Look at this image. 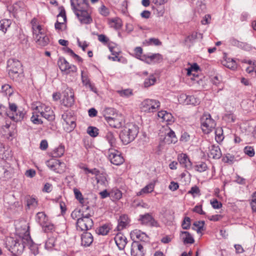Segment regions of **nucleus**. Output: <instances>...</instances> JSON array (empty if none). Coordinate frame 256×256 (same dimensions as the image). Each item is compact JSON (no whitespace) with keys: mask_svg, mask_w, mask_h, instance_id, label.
Instances as JSON below:
<instances>
[{"mask_svg":"<svg viewBox=\"0 0 256 256\" xmlns=\"http://www.w3.org/2000/svg\"><path fill=\"white\" fill-rule=\"evenodd\" d=\"M18 236L14 238L12 237L8 238L6 241V246L10 251L13 256L21 254L25 247L28 246L34 255L38 254V248L34 244L30 235L28 230L24 229V232H16Z\"/></svg>","mask_w":256,"mask_h":256,"instance_id":"1","label":"nucleus"},{"mask_svg":"<svg viewBox=\"0 0 256 256\" xmlns=\"http://www.w3.org/2000/svg\"><path fill=\"white\" fill-rule=\"evenodd\" d=\"M32 29L33 32L34 38L38 47H44L47 46L50 40L42 29V26L36 23V20L33 19L32 20Z\"/></svg>","mask_w":256,"mask_h":256,"instance_id":"2","label":"nucleus"},{"mask_svg":"<svg viewBox=\"0 0 256 256\" xmlns=\"http://www.w3.org/2000/svg\"><path fill=\"white\" fill-rule=\"evenodd\" d=\"M138 132V127L130 125L128 128L123 130L120 134V138L124 144H127L134 140Z\"/></svg>","mask_w":256,"mask_h":256,"instance_id":"3","label":"nucleus"},{"mask_svg":"<svg viewBox=\"0 0 256 256\" xmlns=\"http://www.w3.org/2000/svg\"><path fill=\"white\" fill-rule=\"evenodd\" d=\"M21 62L18 60L10 58L7 62V69L10 76L13 80H16L20 74L22 73Z\"/></svg>","mask_w":256,"mask_h":256,"instance_id":"4","label":"nucleus"},{"mask_svg":"<svg viewBox=\"0 0 256 256\" xmlns=\"http://www.w3.org/2000/svg\"><path fill=\"white\" fill-rule=\"evenodd\" d=\"M201 128L202 132L208 134L216 127V122L208 113H204L200 118Z\"/></svg>","mask_w":256,"mask_h":256,"instance_id":"5","label":"nucleus"},{"mask_svg":"<svg viewBox=\"0 0 256 256\" xmlns=\"http://www.w3.org/2000/svg\"><path fill=\"white\" fill-rule=\"evenodd\" d=\"M35 105L32 106V108L37 111L38 113L48 120H52L54 119V114L51 108L44 104L37 102Z\"/></svg>","mask_w":256,"mask_h":256,"instance_id":"6","label":"nucleus"},{"mask_svg":"<svg viewBox=\"0 0 256 256\" xmlns=\"http://www.w3.org/2000/svg\"><path fill=\"white\" fill-rule=\"evenodd\" d=\"M160 106V102L156 100L146 99L140 104V108L142 111L146 112H154Z\"/></svg>","mask_w":256,"mask_h":256,"instance_id":"7","label":"nucleus"},{"mask_svg":"<svg viewBox=\"0 0 256 256\" xmlns=\"http://www.w3.org/2000/svg\"><path fill=\"white\" fill-rule=\"evenodd\" d=\"M84 170L86 174H91L95 176L96 180L98 184L106 186L108 184L107 174L103 172H100L97 168L90 169L88 168H84Z\"/></svg>","mask_w":256,"mask_h":256,"instance_id":"8","label":"nucleus"},{"mask_svg":"<svg viewBox=\"0 0 256 256\" xmlns=\"http://www.w3.org/2000/svg\"><path fill=\"white\" fill-rule=\"evenodd\" d=\"M90 215L86 214L82 216L81 218L78 220L76 222V229L80 231H86L93 226V221L90 218Z\"/></svg>","mask_w":256,"mask_h":256,"instance_id":"9","label":"nucleus"},{"mask_svg":"<svg viewBox=\"0 0 256 256\" xmlns=\"http://www.w3.org/2000/svg\"><path fill=\"white\" fill-rule=\"evenodd\" d=\"M60 238L58 234H54L48 237L45 242L44 248L48 251L58 250L60 249Z\"/></svg>","mask_w":256,"mask_h":256,"instance_id":"10","label":"nucleus"},{"mask_svg":"<svg viewBox=\"0 0 256 256\" xmlns=\"http://www.w3.org/2000/svg\"><path fill=\"white\" fill-rule=\"evenodd\" d=\"M108 158L113 164L118 166L124 162V158L118 150L110 148L108 152Z\"/></svg>","mask_w":256,"mask_h":256,"instance_id":"11","label":"nucleus"},{"mask_svg":"<svg viewBox=\"0 0 256 256\" xmlns=\"http://www.w3.org/2000/svg\"><path fill=\"white\" fill-rule=\"evenodd\" d=\"M138 220L142 224L152 227H160L158 222L149 213L140 215Z\"/></svg>","mask_w":256,"mask_h":256,"instance_id":"12","label":"nucleus"},{"mask_svg":"<svg viewBox=\"0 0 256 256\" xmlns=\"http://www.w3.org/2000/svg\"><path fill=\"white\" fill-rule=\"evenodd\" d=\"M72 9L75 14L78 12L88 9V4L86 0H70Z\"/></svg>","mask_w":256,"mask_h":256,"instance_id":"13","label":"nucleus"},{"mask_svg":"<svg viewBox=\"0 0 256 256\" xmlns=\"http://www.w3.org/2000/svg\"><path fill=\"white\" fill-rule=\"evenodd\" d=\"M58 64L60 70L68 74L70 72H75L77 70L76 66L70 64L65 58H60L58 61Z\"/></svg>","mask_w":256,"mask_h":256,"instance_id":"14","label":"nucleus"},{"mask_svg":"<svg viewBox=\"0 0 256 256\" xmlns=\"http://www.w3.org/2000/svg\"><path fill=\"white\" fill-rule=\"evenodd\" d=\"M62 104L66 107L72 106L74 102V93L71 88H68L64 92Z\"/></svg>","mask_w":256,"mask_h":256,"instance_id":"15","label":"nucleus"},{"mask_svg":"<svg viewBox=\"0 0 256 256\" xmlns=\"http://www.w3.org/2000/svg\"><path fill=\"white\" fill-rule=\"evenodd\" d=\"M10 112H7L6 114L8 117L14 121L20 120L23 117L22 113L18 114L17 113V106L14 104H9Z\"/></svg>","mask_w":256,"mask_h":256,"instance_id":"16","label":"nucleus"},{"mask_svg":"<svg viewBox=\"0 0 256 256\" xmlns=\"http://www.w3.org/2000/svg\"><path fill=\"white\" fill-rule=\"evenodd\" d=\"M130 253L132 256H144L143 246L138 242H134L131 245Z\"/></svg>","mask_w":256,"mask_h":256,"instance_id":"17","label":"nucleus"},{"mask_svg":"<svg viewBox=\"0 0 256 256\" xmlns=\"http://www.w3.org/2000/svg\"><path fill=\"white\" fill-rule=\"evenodd\" d=\"M76 15L82 24H90L92 22V19L88 10L78 12Z\"/></svg>","mask_w":256,"mask_h":256,"instance_id":"18","label":"nucleus"},{"mask_svg":"<svg viewBox=\"0 0 256 256\" xmlns=\"http://www.w3.org/2000/svg\"><path fill=\"white\" fill-rule=\"evenodd\" d=\"M208 154L210 158H212L214 159H219L222 156V152L219 146L214 144L209 146Z\"/></svg>","mask_w":256,"mask_h":256,"instance_id":"19","label":"nucleus"},{"mask_svg":"<svg viewBox=\"0 0 256 256\" xmlns=\"http://www.w3.org/2000/svg\"><path fill=\"white\" fill-rule=\"evenodd\" d=\"M115 242L120 250H122L127 244L126 237L121 233L118 234L114 237Z\"/></svg>","mask_w":256,"mask_h":256,"instance_id":"20","label":"nucleus"},{"mask_svg":"<svg viewBox=\"0 0 256 256\" xmlns=\"http://www.w3.org/2000/svg\"><path fill=\"white\" fill-rule=\"evenodd\" d=\"M81 78L82 83L84 86L86 88H88L91 91L94 93H97V90L96 88H95L94 86L90 82V80L88 78L87 74L84 71L81 72Z\"/></svg>","mask_w":256,"mask_h":256,"instance_id":"21","label":"nucleus"},{"mask_svg":"<svg viewBox=\"0 0 256 256\" xmlns=\"http://www.w3.org/2000/svg\"><path fill=\"white\" fill-rule=\"evenodd\" d=\"M94 240L93 236L90 232H86L81 236V245L84 247L89 246Z\"/></svg>","mask_w":256,"mask_h":256,"instance_id":"22","label":"nucleus"},{"mask_svg":"<svg viewBox=\"0 0 256 256\" xmlns=\"http://www.w3.org/2000/svg\"><path fill=\"white\" fill-rule=\"evenodd\" d=\"M162 60V56L160 54H154L148 55L146 57H143L142 61L148 64H151L152 62H158Z\"/></svg>","mask_w":256,"mask_h":256,"instance_id":"23","label":"nucleus"},{"mask_svg":"<svg viewBox=\"0 0 256 256\" xmlns=\"http://www.w3.org/2000/svg\"><path fill=\"white\" fill-rule=\"evenodd\" d=\"M178 158L182 166L188 169L191 168L192 164L186 154L182 153L179 154Z\"/></svg>","mask_w":256,"mask_h":256,"instance_id":"24","label":"nucleus"},{"mask_svg":"<svg viewBox=\"0 0 256 256\" xmlns=\"http://www.w3.org/2000/svg\"><path fill=\"white\" fill-rule=\"evenodd\" d=\"M158 116L162 121L166 122H174V117L172 114L166 111L161 110L158 112Z\"/></svg>","mask_w":256,"mask_h":256,"instance_id":"25","label":"nucleus"},{"mask_svg":"<svg viewBox=\"0 0 256 256\" xmlns=\"http://www.w3.org/2000/svg\"><path fill=\"white\" fill-rule=\"evenodd\" d=\"M177 141L178 139L174 132L172 130H170L164 138V142L168 144H175Z\"/></svg>","mask_w":256,"mask_h":256,"instance_id":"26","label":"nucleus"},{"mask_svg":"<svg viewBox=\"0 0 256 256\" xmlns=\"http://www.w3.org/2000/svg\"><path fill=\"white\" fill-rule=\"evenodd\" d=\"M64 164L58 160H52L47 162L48 166L52 170L56 172H60L58 170L61 164Z\"/></svg>","mask_w":256,"mask_h":256,"instance_id":"27","label":"nucleus"},{"mask_svg":"<svg viewBox=\"0 0 256 256\" xmlns=\"http://www.w3.org/2000/svg\"><path fill=\"white\" fill-rule=\"evenodd\" d=\"M60 17L62 18V20L60 22L57 20L54 24L55 28L56 30H61L62 29V26L64 25V23L66 22V12L64 10H62L58 16V18H60Z\"/></svg>","mask_w":256,"mask_h":256,"instance_id":"28","label":"nucleus"},{"mask_svg":"<svg viewBox=\"0 0 256 256\" xmlns=\"http://www.w3.org/2000/svg\"><path fill=\"white\" fill-rule=\"evenodd\" d=\"M130 235L132 237L136 236L138 240L146 242L148 240V236L144 232H142L138 230H132L130 233Z\"/></svg>","mask_w":256,"mask_h":256,"instance_id":"29","label":"nucleus"},{"mask_svg":"<svg viewBox=\"0 0 256 256\" xmlns=\"http://www.w3.org/2000/svg\"><path fill=\"white\" fill-rule=\"evenodd\" d=\"M154 188V184L150 182L136 193L138 196H144L153 192Z\"/></svg>","mask_w":256,"mask_h":256,"instance_id":"30","label":"nucleus"},{"mask_svg":"<svg viewBox=\"0 0 256 256\" xmlns=\"http://www.w3.org/2000/svg\"><path fill=\"white\" fill-rule=\"evenodd\" d=\"M36 220L42 226L48 221V218L44 212H38L36 214Z\"/></svg>","mask_w":256,"mask_h":256,"instance_id":"31","label":"nucleus"},{"mask_svg":"<svg viewBox=\"0 0 256 256\" xmlns=\"http://www.w3.org/2000/svg\"><path fill=\"white\" fill-rule=\"evenodd\" d=\"M104 138L112 148L116 146V138L114 133L111 132H108L106 134Z\"/></svg>","mask_w":256,"mask_h":256,"instance_id":"32","label":"nucleus"},{"mask_svg":"<svg viewBox=\"0 0 256 256\" xmlns=\"http://www.w3.org/2000/svg\"><path fill=\"white\" fill-rule=\"evenodd\" d=\"M64 146L62 144H60L58 147L54 149L52 154L53 157L60 158L64 155Z\"/></svg>","mask_w":256,"mask_h":256,"instance_id":"33","label":"nucleus"},{"mask_svg":"<svg viewBox=\"0 0 256 256\" xmlns=\"http://www.w3.org/2000/svg\"><path fill=\"white\" fill-rule=\"evenodd\" d=\"M118 114L116 110L112 108H104L102 112V114L105 120L112 118V116H114Z\"/></svg>","mask_w":256,"mask_h":256,"instance_id":"34","label":"nucleus"},{"mask_svg":"<svg viewBox=\"0 0 256 256\" xmlns=\"http://www.w3.org/2000/svg\"><path fill=\"white\" fill-rule=\"evenodd\" d=\"M128 217L126 215H123L120 216L118 220V223L117 226V229L118 231L123 230L128 224Z\"/></svg>","mask_w":256,"mask_h":256,"instance_id":"35","label":"nucleus"},{"mask_svg":"<svg viewBox=\"0 0 256 256\" xmlns=\"http://www.w3.org/2000/svg\"><path fill=\"white\" fill-rule=\"evenodd\" d=\"M202 38V34L200 33L196 32H192L191 34L186 37L185 39V42L186 43L192 44L194 42L197 38Z\"/></svg>","mask_w":256,"mask_h":256,"instance_id":"36","label":"nucleus"},{"mask_svg":"<svg viewBox=\"0 0 256 256\" xmlns=\"http://www.w3.org/2000/svg\"><path fill=\"white\" fill-rule=\"evenodd\" d=\"M115 124V128H120L124 124V118L122 115L118 114L114 116H112Z\"/></svg>","mask_w":256,"mask_h":256,"instance_id":"37","label":"nucleus"},{"mask_svg":"<svg viewBox=\"0 0 256 256\" xmlns=\"http://www.w3.org/2000/svg\"><path fill=\"white\" fill-rule=\"evenodd\" d=\"M182 235H183L182 239L184 244H192L194 242V238L188 232H182Z\"/></svg>","mask_w":256,"mask_h":256,"instance_id":"38","label":"nucleus"},{"mask_svg":"<svg viewBox=\"0 0 256 256\" xmlns=\"http://www.w3.org/2000/svg\"><path fill=\"white\" fill-rule=\"evenodd\" d=\"M11 22L10 20L4 19L0 20V30L6 33L8 28L10 26Z\"/></svg>","mask_w":256,"mask_h":256,"instance_id":"39","label":"nucleus"},{"mask_svg":"<svg viewBox=\"0 0 256 256\" xmlns=\"http://www.w3.org/2000/svg\"><path fill=\"white\" fill-rule=\"evenodd\" d=\"M223 64L226 67L232 70H235L236 68V63L232 58H228L227 60H226L224 62Z\"/></svg>","mask_w":256,"mask_h":256,"instance_id":"40","label":"nucleus"},{"mask_svg":"<svg viewBox=\"0 0 256 256\" xmlns=\"http://www.w3.org/2000/svg\"><path fill=\"white\" fill-rule=\"evenodd\" d=\"M110 24L111 27L116 30L120 29L122 26V22L120 19L116 18L112 19L110 22Z\"/></svg>","mask_w":256,"mask_h":256,"instance_id":"41","label":"nucleus"},{"mask_svg":"<svg viewBox=\"0 0 256 256\" xmlns=\"http://www.w3.org/2000/svg\"><path fill=\"white\" fill-rule=\"evenodd\" d=\"M110 230V228L107 224H104L100 226L97 230V233L98 234L102 236L106 235Z\"/></svg>","mask_w":256,"mask_h":256,"instance_id":"42","label":"nucleus"},{"mask_svg":"<svg viewBox=\"0 0 256 256\" xmlns=\"http://www.w3.org/2000/svg\"><path fill=\"white\" fill-rule=\"evenodd\" d=\"M38 206V201L37 200L34 198L30 197L27 200V206L28 208H34Z\"/></svg>","mask_w":256,"mask_h":256,"instance_id":"43","label":"nucleus"},{"mask_svg":"<svg viewBox=\"0 0 256 256\" xmlns=\"http://www.w3.org/2000/svg\"><path fill=\"white\" fill-rule=\"evenodd\" d=\"M2 92L6 96H10L12 94L13 90L9 84H4L2 86Z\"/></svg>","mask_w":256,"mask_h":256,"instance_id":"44","label":"nucleus"},{"mask_svg":"<svg viewBox=\"0 0 256 256\" xmlns=\"http://www.w3.org/2000/svg\"><path fill=\"white\" fill-rule=\"evenodd\" d=\"M37 111L32 113V116L30 118L31 121L36 124H42V121L41 119L39 118L40 115L38 114Z\"/></svg>","mask_w":256,"mask_h":256,"instance_id":"45","label":"nucleus"},{"mask_svg":"<svg viewBox=\"0 0 256 256\" xmlns=\"http://www.w3.org/2000/svg\"><path fill=\"white\" fill-rule=\"evenodd\" d=\"M43 230L46 232H52L54 230V226L48 221L42 226Z\"/></svg>","mask_w":256,"mask_h":256,"instance_id":"46","label":"nucleus"},{"mask_svg":"<svg viewBox=\"0 0 256 256\" xmlns=\"http://www.w3.org/2000/svg\"><path fill=\"white\" fill-rule=\"evenodd\" d=\"M199 68H200L197 64H194L190 68H187V75L190 76L191 74H193L194 76L195 73L192 74V72H197Z\"/></svg>","mask_w":256,"mask_h":256,"instance_id":"47","label":"nucleus"},{"mask_svg":"<svg viewBox=\"0 0 256 256\" xmlns=\"http://www.w3.org/2000/svg\"><path fill=\"white\" fill-rule=\"evenodd\" d=\"M74 192L76 198L79 201L80 204H84L86 200L83 198L82 192L78 189L76 188L74 189Z\"/></svg>","mask_w":256,"mask_h":256,"instance_id":"48","label":"nucleus"},{"mask_svg":"<svg viewBox=\"0 0 256 256\" xmlns=\"http://www.w3.org/2000/svg\"><path fill=\"white\" fill-rule=\"evenodd\" d=\"M156 81V78L153 75H151L148 78L145 80L144 84L145 87H149L154 84Z\"/></svg>","mask_w":256,"mask_h":256,"instance_id":"49","label":"nucleus"},{"mask_svg":"<svg viewBox=\"0 0 256 256\" xmlns=\"http://www.w3.org/2000/svg\"><path fill=\"white\" fill-rule=\"evenodd\" d=\"M98 130L94 126H88L87 129V133L91 136L92 137H96L98 134Z\"/></svg>","mask_w":256,"mask_h":256,"instance_id":"50","label":"nucleus"},{"mask_svg":"<svg viewBox=\"0 0 256 256\" xmlns=\"http://www.w3.org/2000/svg\"><path fill=\"white\" fill-rule=\"evenodd\" d=\"M207 168L208 167L206 164L203 162L197 164L194 166L195 170L200 172H202L206 171Z\"/></svg>","mask_w":256,"mask_h":256,"instance_id":"51","label":"nucleus"},{"mask_svg":"<svg viewBox=\"0 0 256 256\" xmlns=\"http://www.w3.org/2000/svg\"><path fill=\"white\" fill-rule=\"evenodd\" d=\"M136 57L142 61L143 57H146V55H142V49L141 47H136L134 49Z\"/></svg>","mask_w":256,"mask_h":256,"instance_id":"52","label":"nucleus"},{"mask_svg":"<svg viewBox=\"0 0 256 256\" xmlns=\"http://www.w3.org/2000/svg\"><path fill=\"white\" fill-rule=\"evenodd\" d=\"M84 216L80 210H75L71 214V216L73 219L78 220L79 218H81L82 216Z\"/></svg>","mask_w":256,"mask_h":256,"instance_id":"53","label":"nucleus"},{"mask_svg":"<svg viewBox=\"0 0 256 256\" xmlns=\"http://www.w3.org/2000/svg\"><path fill=\"white\" fill-rule=\"evenodd\" d=\"M200 103V100L193 96H188V104L196 106Z\"/></svg>","mask_w":256,"mask_h":256,"instance_id":"54","label":"nucleus"},{"mask_svg":"<svg viewBox=\"0 0 256 256\" xmlns=\"http://www.w3.org/2000/svg\"><path fill=\"white\" fill-rule=\"evenodd\" d=\"M188 96L184 94H180L178 97V101L180 104L188 105Z\"/></svg>","mask_w":256,"mask_h":256,"instance_id":"55","label":"nucleus"},{"mask_svg":"<svg viewBox=\"0 0 256 256\" xmlns=\"http://www.w3.org/2000/svg\"><path fill=\"white\" fill-rule=\"evenodd\" d=\"M190 219L188 217H185L182 224L183 229L188 230L190 228Z\"/></svg>","mask_w":256,"mask_h":256,"instance_id":"56","label":"nucleus"},{"mask_svg":"<svg viewBox=\"0 0 256 256\" xmlns=\"http://www.w3.org/2000/svg\"><path fill=\"white\" fill-rule=\"evenodd\" d=\"M8 170L0 164V178H4L8 176Z\"/></svg>","mask_w":256,"mask_h":256,"instance_id":"57","label":"nucleus"},{"mask_svg":"<svg viewBox=\"0 0 256 256\" xmlns=\"http://www.w3.org/2000/svg\"><path fill=\"white\" fill-rule=\"evenodd\" d=\"M204 222H196L194 224V226L196 228L195 229L198 232H200L202 230H203V228L204 226Z\"/></svg>","mask_w":256,"mask_h":256,"instance_id":"58","label":"nucleus"},{"mask_svg":"<svg viewBox=\"0 0 256 256\" xmlns=\"http://www.w3.org/2000/svg\"><path fill=\"white\" fill-rule=\"evenodd\" d=\"M244 153L250 157L254 155V149L252 146H246L244 148Z\"/></svg>","mask_w":256,"mask_h":256,"instance_id":"59","label":"nucleus"},{"mask_svg":"<svg viewBox=\"0 0 256 256\" xmlns=\"http://www.w3.org/2000/svg\"><path fill=\"white\" fill-rule=\"evenodd\" d=\"M99 12L100 14L104 16H106L109 14L110 12L108 9L104 5H102L98 9Z\"/></svg>","mask_w":256,"mask_h":256,"instance_id":"60","label":"nucleus"},{"mask_svg":"<svg viewBox=\"0 0 256 256\" xmlns=\"http://www.w3.org/2000/svg\"><path fill=\"white\" fill-rule=\"evenodd\" d=\"M74 116H72L70 112H66L62 114V118L66 124H68V121L70 120L71 118H72Z\"/></svg>","mask_w":256,"mask_h":256,"instance_id":"61","label":"nucleus"},{"mask_svg":"<svg viewBox=\"0 0 256 256\" xmlns=\"http://www.w3.org/2000/svg\"><path fill=\"white\" fill-rule=\"evenodd\" d=\"M223 160L225 162L232 164L234 160V156L230 154H228L224 158Z\"/></svg>","mask_w":256,"mask_h":256,"instance_id":"62","label":"nucleus"},{"mask_svg":"<svg viewBox=\"0 0 256 256\" xmlns=\"http://www.w3.org/2000/svg\"><path fill=\"white\" fill-rule=\"evenodd\" d=\"M66 125L69 126V128H68V130L69 131H71L74 130L76 126L75 123V118L74 117L71 118L70 120L68 122V123Z\"/></svg>","mask_w":256,"mask_h":256,"instance_id":"63","label":"nucleus"},{"mask_svg":"<svg viewBox=\"0 0 256 256\" xmlns=\"http://www.w3.org/2000/svg\"><path fill=\"white\" fill-rule=\"evenodd\" d=\"M250 205L253 211L256 212V192L254 194Z\"/></svg>","mask_w":256,"mask_h":256,"instance_id":"64","label":"nucleus"}]
</instances>
